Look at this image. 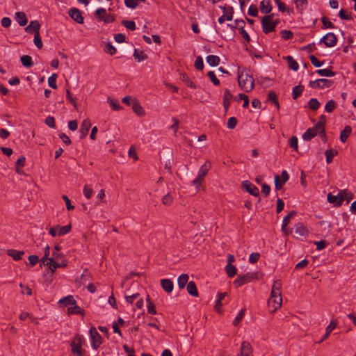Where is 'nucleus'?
Instances as JSON below:
<instances>
[{"mask_svg":"<svg viewBox=\"0 0 356 356\" xmlns=\"http://www.w3.org/2000/svg\"><path fill=\"white\" fill-rule=\"evenodd\" d=\"M268 100L272 102L277 109L280 108V104L277 99V95L275 91L271 90L268 95Z\"/></svg>","mask_w":356,"mask_h":356,"instance_id":"4c0bfd02","label":"nucleus"},{"mask_svg":"<svg viewBox=\"0 0 356 356\" xmlns=\"http://www.w3.org/2000/svg\"><path fill=\"white\" fill-rule=\"evenodd\" d=\"M107 102L114 111H120L122 108L118 100L108 97Z\"/></svg>","mask_w":356,"mask_h":356,"instance_id":"ea45409f","label":"nucleus"},{"mask_svg":"<svg viewBox=\"0 0 356 356\" xmlns=\"http://www.w3.org/2000/svg\"><path fill=\"white\" fill-rule=\"evenodd\" d=\"M40 24L38 21L34 20L31 21L30 24L25 28L26 32L29 33H36L40 31Z\"/></svg>","mask_w":356,"mask_h":356,"instance_id":"a211bd4d","label":"nucleus"},{"mask_svg":"<svg viewBox=\"0 0 356 356\" xmlns=\"http://www.w3.org/2000/svg\"><path fill=\"white\" fill-rule=\"evenodd\" d=\"M45 266H48L51 272H54L57 268H63L67 266L65 260H63L60 263L54 261V258H50L49 261L44 263Z\"/></svg>","mask_w":356,"mask_h":356,"instance_id":"f8f14e48","label":"nucleus"},{"mask_svg":"<svg viewBox=\"0 0 356 356\" xmlns=\"http://www.w3.org/2000/svg\"><path fill=\"white\" fill-rule=\"evenodd\" d=\"M147 300V302L148 303V305H147V312H148V313L151 314H156V311L155 309V306H154V304L151 301L149 296H147V300Z\"/></svg>","mask_w":356,"mask_h":356,"instance_id":"de8ad7c7","label":"nucleus"},{"mask_svg":"<svg viewBox=\"0 0 356 356\" xmlns=\"http://www.w3.org/2000/svg\"><path fill=\"white\" fill-rule=\"evenodd\" d=\"M210 167L211 164L209 163H205L200 167L197 177L193 181V184L195 186L197 189H199L200 187L202 180L207 174Z\"/></svg>","mask_w":356,"mask_h":356,"instance_id":"423d86ee","label":"nucleus"},{"mask_svg":"<svg viewBox=\"0 0 356 356\" xmlns=\"http://www.w3.org/2000/svg\"><path fill=\"white\" fill-rule=\"evenodd\" d=\"M352 132V128L350 126H346L344 129L341 131L340 134V140L342 143H345L347 141L348 138Z\"/></svg>","mask_w":356,"mask_h":356,"instance_id":"393cba45","label":"nucleus"},{"mask_svg":"<svg viewBox=\"0 0 356 356\" xmlns=\"http://www.w3.org/2000/svg\"><path fill=\"white\" fill-rule=\"evenodd\" d=\"M312 129H314L316 134L320 136H324L325 126L322 125L321 123H317L314 125Z\"/></svg>","mask_w":356,"mask_h":356,"instance_id":"a18cd8bd","label":"nucleus"},{"mask_svg":"<svg viewBox=\"0 0 356 356\" xmlns=\"http://www.w3.org/2000/svg\"><path fill=\"white\" fill-rule=\"evenodd\" d=\"M92 188L88 185L86 184L83 187V195L87 199H90L92 195Z\"/></svg>","mask_w":356,"mask_h":356,"instance_id":"052dcab7","label":"nucleus"},{"mask_svg":"<svg viewBox=\"0 0 356 356\" xmlns=\"http://www.w3.org/2000/svg\"><path fill=\"white\" fill-rule=\"evenodd\" d=\"M339 16L341 19L349 20L351 19L350 13H348L343 9H341L339 13Z\"/></svg>","mask_w":356,"mask_h":356,"instance_id":"e2e57ef3","label":"nucleus"},{"mask_svg":"<svg viewBox=\"0 0 356 356\" xmlns=\"http://www.w3.org/2000/svg\"><path fill=\"white\" fill-rule=\"evenodd\" d=\"M187 291L192 296H194V297L198 296L197 289L195 283L193 281H191L188 283Z\"/></svg>","mask_w":356,"mask_h":356,"instance_id":"c756f323","label":"nucleus"},{"mask_svg":"<svg viewBox=\"0 0 356 356\" xmlns=\"http://www.w3.org/2000/svg\"><path fill=\"white\" fill-rule=\"evenodd\" d=\"M225 270L229 277H234L237 273L236 268L232 264H227L225 266Z\"/></svg>","mask_w":356,"mask_h":356,"instance_id":"c9c22d12","label":"nucleus"},{"mask_svg":"<svg viewBox=\"0 0 356 356\" xmlns=\"http://www.w3.org/2000/svg\"><path fill=\"white\" fill-rule=\"evenodd\" d=\"M82 337L76 335L70 343L71 352L75 356H84V350L81 348Z\"/></svg>","mask_w":356,"mask_h":356,"instance_id":"7ed1b4c3","label":"nucleus"},{"mask_svg":"<svg viewBox=\"0 0 356 356\" xmlns=\"http://www.w3.org/2000/svg\"><path fill=\"white\" fill-rule=\"evenodd\" d=\"M104 51L111 56L116 53L115 47H114L110 42L106 43Z\"/></svg>","mask_w":356,"mask_h":356,"instance_id":"3c124183","label":"nucleus"},{"mask_svg":"<svg viewBox=\"0 0 356 356\" xmlns=\"http://www.w3.org/2000/svg\"><path fill=\"white\" fill-rule=\"evenodd\" d=\"M134 57L138 62H141V61H143L144 60H145L147 56L143 51H138V49H136L134 50Z\"/></svg>","mask_w":356,"mask_h":356,"instance_id":"a19ab883","label":"nucleus"},{"mask_svg":"<svg viewBox=\"0 0 356 356\" xmlns=\"http://www.w3.org/2000/svg\"><path fill=\"white\" fill-rule=\"evenodd\" d=\"M21 63L24 67H30L33 66L32 58L30 56L24 55L20 58Z\"/></svg>","mask_w":356,"mask_h":356,"instance_id":"58836bf2","label":"nucleus"},{"mask_svg":"<svg viewBox=\"0 0 356 356\" xmlns=\"http://www.w3.org/2000/svg\"><path fill=\"white\" fill-rule=\"evenodd\" d=\"M244 315H245V309H243L238 312V315L234 318V320L233 321V325L236 326L241 322V321L243 318Z\"/></svg>","mask_w":356,"mask_h":356,"instance_id":"bf43d9fd","label":"nucleus"},{"mask_svg":"<svg viewBox=\"0 0 356 356\" xmlns=\"http://www.w3.org/2000/svg\"><path fill=\"white\" fill-rule=\"evenodd\" d=\"M161 284L164 291L167 293H170L173 290V282L168 279H163L161 280Z\"/></svg>","mask_w":356,"mask_h":356,"instance_id":"4be33fe9","label":"nucleus"},{"mask_svg":"<svg viewBox=\"0 0 356 356\" xmlns=\"http://www.w3.org/2000/svg\"><path fill=\"white\" fill-rule=\"evenodd\" d=\"M282 38L284 40H289L293 38V33L289 30H282L280 32Z\"/></svg>","mask_w":356,"mask_h":356,"instance_id":"774afa93","label":"nucleus"},{"mask_svg":"<svg viewBox=\"0 0 356 356\" xmlns=\"http://www.w3.org/2000/svg\"><path fill=\"white\" fill-rule=\"evenodd\" d=\"M188 278H189L188 275L185 273L181 274V275L179 276L177 282H178V286L181 289H184L186 286V285L188 282Z\"/></svg>","mask_w":356,"mask_h":356,"instance_id":"473e14b6","label":"nucleus"},{"mask_svg":"<svg viewBox=\"0 0 356 356\" xmlns=\"http://www.w3.org/2000/svg\"><path fill=\"white\" fill-rule=\"evenodd\" d=\"M338 153L337 150L333 149H327L325 152V154L326 156V162L327 164H330L332 163L333 160V157L337 155Z\"/></svg>","mask_w":356,"mask_h":356,"instance_id":"f704fd0d","label":"nucleus"},{"mask_svg":"<svg viewBox=\"0 0 356 356\" xmlns=\"http://www.w3.org/2000/svg\"><path fill=\"white\" fill-rule=\"evenodd\" d=\"M281 286H282V283L280 280L275 281L273 283V287H272L270 295H274V296L276 295V296H281V291H280Z\"/></svg>","mask_w":356,"mask_h":356,"instance_id":"7c9ffc66","label":"nucleus"},{"mask_svg":"<svg viewBox=\"0 0 356 356\" xmlns=\"http://www.w3.org/2000/svg\"><path fill=\"white\" fill-rule=\"evenodd\" d=\"M243 187L248 191L250 194L253 196L258 197L259 195V189L254 184H252L249 181H243L242 183Z\"/></svg>","mask_w":356,"mask_h":356,"instance_id":"ddd939ff","label":"nucleus"},{"mask_svg":"<svg viewBox=\"0 0 356 356\" xmlns=\"http://www.w3.org/2000/svg\"><path fill=\"white\" fill-rule=\"evenodd\" d=\"M297 215V212L296 211H291L289 212L284 218H283L282 225V230L284 232H286V226L290 222L291 218H293Z\"/></svg>","mask_w":356,"mask_h":356,"instance_id":"aec40b11","label":"nucleus"},{"mask_svg":"<svg viewBox=\"0 0 356 356\" xmlns=\"http://www.w3.org/2000/svg\"><path fill=\"white\" fill-rule=\"evenodd\" d=\"M71 229V225H67L65 226L56 225L55 227H51L49 230V233L53 237L56 236H63L69 233Z\"/></svg>","mask_w":356,"mask_h":356,"instance_id":"6e6552de","label":"nucleus"},{"mask_svg":"<svg viewBox=\"0 0 356 356\" xmlns=\"http://www.w3.org/2000/svg\"><path fill=\"white\" fill-rule=\"evenodd\" d=\"M308 104H309V108L313 110V111L317 110L319 108V106H320V103L318 101V99H316V98H312L309 101Z\"/></svg>","mask_w":356,"mask_h":356,"instance_id":"8fccbe9b","label":"nucleus"},{"mask_svg":"<svg viewBox=\"0 0 356 356\" xmlns=\"http://www.w3.org/2000/svg\"><path fill=\"white\" fill-rule=\"evenodd\" d=\"M56 79H57L56 74H52L51 76H49L48 79V84H49V87H51L53 89L57 88Z\"/></svg>","mask_w":356,"mask_h":356,"instance_id":"09e8293b","label":"nucleus"},{"mask_svg":"<svg viewBox=\"0 0 356 356\" xmlns=\"http://www.w3.org/2000/svg\"><path fill=\"white\" fill-rule=\"evenodd\" d=\"M259 8L262 13L266 15H270L273 7L269 0H263L260 2Z\"/></svg>","mask_w":356,"mask_h":356,"instance_id":"f3484780","label":"nucleus"},{"mask_svg":"<svg viewBox=\"0 0 356 356\" xmlns=\"http://www.w3.org/2000/svg\"><path fill=\"white\" fill-rule=\"evenodd\" d=\"M323 42L327 47H332L337 43V38L333 33H328L321 40L320 43Z\"/></svg>","mask_w":356,"mask_h":356,"instance_id":"9d476101","label":"nucleus"},{"mask_svg":"<svg viewBox=\"0 0 356 356\" xmlns=\"http://www.w3.org/2000/svg\"><path fill=\"white\" fill-rule=\"evenodd\" d=\"M282 299L281 296L276 295H270L268 300V305L270 307H273V310L275 311L281 307Z\"/></svg>","mask_w":356,"mask_h":356,"instance_id":"4468645a","label":"nucleus"},{"mask_svg":"<svg viewBox=\"0 0 356 356\" xmlns=\"http://www.w3.org/2000/svg\"><path fill=\"white\" fill-rule=\"evenodd\" d=\"M195 68L199 70H202L204 68L203 58L202 56H198L195 61L194 64Z\"/></svg>","mask_w":356,"mask_h":356,"instance_id":"5fc2aeb1","label":"nucleus"},{"mask_svg":"<svg viewBox=\"0 0 356 356\" xmlns=\"http://www.w3.org/2000/svg\"><path fill=\"white\" fill-rule=\"evenodd\" d=\"M274 16L275 14L272 13L261 17V22L262 31L264 33L268 34L275 30L273 24V18H274Z\"/></svg>","mask_w":356,"mask_h":356,"instance_id":"39448f33","label":"nucleus"},{"mask_svg":"<svg viewBox=\"0 0 356 356\" xmlns=\"http://www.w3.org/2000/svg\"><path fill=\"white\" fill-rule=\"evenodd\" d=\"M68 14L70 17L73 19L78 24H83L84 18L81 15V11L76 8H72L69 10Z\"/></svg>","mask_w":356,"mask_h":356,"instance_id":"9b49d317","label":"nucleus"},{"mask_svg":"<svg viewBox=\"0 0 356 356\" xmlns=\"http://www.w3.org/2000/svg\"><path fill=\"white\" fill-rule=\"evenodd\" d=\"M33 42L38 49H41L42 47V42L39 32L35 33Z\"/></svg>","mask_w":356,"mask_h":356,"instance_id":"6e6d98bb","label":"nucleus"},{"mask_svg":"<svg viewBox=\"0 0 356 356\" xmlns=\"http://www.w3.org/2000/svg\"><path fill=\"white\" fill-rule=\"evenodd\" d=\"M122 24L127 29L134 31L136 29V24L131 20H123Z\"/></svg>","mask_w":356,"mask_h":356,"instance_id":"603ef678","label":"nucleus"},{"mask_svg":"<svg viewBox=\"0 0 356 356\" xmlns=\"http://www.w3.org/2000/svg\"><path fill=\"white\" fill-rule=\"evenodd\" d=\"M237 124V120L235 117H231L227 120V127L230 129H233Z\"/></svg>","mask_w":356,"mask_h":356,"instance_id":"338daca9","label":"nucleus"},{"mask_svg":"<svg viewBox=\"0 0 356 356\" xmlns=\"http://www.w3.org/2000/svg\"><path fill=\"white\" fill-rule=\"evenodd\" d=\"M234 25H232V24H227V26L230 28L232 29V31L234 33V30L236 29H239V33L240 34L242 35L243 38L247 42H250V35H248V33H247V31L244 29V26H245V22L244 20L243 19H235L234 20Z\"/></svg>","mask_w":356,"mask_h":356,"instance_id":"f03ea898","label":"nucleus"},{"mask_svg":"<svg viewBox=\"0 0 356 356\" xmlns=\"http://www.w3.org/2000/svg\"><path fill=\"white\" fill-rule=\"evenodd\" d=\"M133 111L138 115L142 116L145 114V111L140 106L139 102L136 99H134L132 104Z\"/></svg>","mask_w":356,"mask_h":356,"instance_id":"412c9836","label":"nucleus"},{"mask_svg":"<svg viewBox=\"0 0 356 356\" xmlns=\"http://www.w3.org/2000/svg\"><path fill=\"white\" fill-rule=\"evenodd\" d=\"M89 332L91 339V346L93 349L97 350L100 345L102 343L101 335L94 327L90 329Z\"/></svg>","mask_w":356,"mask_h":356,"instance_id":"1a4fd4ad","label":"nucleus"},{"mask_svg":"<svg viewBox=\"0 0 356 356\" xmlns=\"http://www.w3.org/2000/svg\"><path fill=\"white\" fill-rule=\"evenodd\" d=\"M293 1L296 9L301 13L307 6V0H293Z\"/></svg>","mask_w":356,"mask_h":356,"instance_id":"72a5a7b5","label":"nucleus"},{"mask_svg":"<svg viewBox=\"0 0 356 356\" xmlns=\"http://www.w3.org/2000/svg\"><path fill=\"white\" fill-rule=\"evenodd\" d=\"M90 127H91V123H90V121L89 119H85L82 122V123L81 124V127H80V133H81V138L87 136Z\"/></svg>","mask_w":356,"mask_h":356,"instance_id":"dca6fc26","label":"nucleus"},{"mask_svg":"<svg viewBox=\"0 0 356 356\" xmlns=\"http://www.w3.org/2000/svg\"><path fill=\"white\" fill-rule=\"evenodd\" d=\"M295 233L298 234L299 236H303L307 234V230L302 224L298 223L296 225Z\"/></svg>","mask_w":356,"mask_h":356,"instance_id":"79ce46f5","label":"nucleus"},{"mask_svg":"<svg viewBox=\"0 0 356 356\" xmlns=\"http://www.w3.org/2000/svg\"><path fill=\"white\" fill-rule=\"evenodd\" d=\"M309 60H311L312 65L316 67H319L323 65L324 63V61L321 62L319 61L317 58L314 55H310L309 56Z\"/></svg>","mask_w":356,"mask_h":356,"instance_id":"13d9d810","label":"nucleus"},{"mask_svg":"<svg viewBox=\"0 0 356 356\" xmlns=\"http://www.w3.org/2000/svg\"><path fill=\"white\" fill-rule=\"evenodd\" d=\"M232 95L228 89L225 90L223 95V105L225 111H227L230 106V99L232 98Z\"/></svg>","mask_w":356,"mask_h":356,"instance_id":"b1692460","label":"nucleus"},{"mask_svg":"<svg viewBox=\"0 0 356 356\" xmlns=\"http://www.w3.org/2000/svg\"><path fill=\"white\" fill-rule=\"evenodd\" d=\"M315 72L320 76L327 77H332L335 75V72L329 68L317 70Z\"/></svg>","mask_w":356,"mask_h":356,"instance_id":"2f4dec72","label":"nucleus"},{"mask_svg":"<svg viewBox=\"0 0 356 356\" xmlns=\"http://www.w3.org/2000/svg\"><path fill=\"white\" fill-rule=\"evenodd\" d=\"M336 107V103L334 100H330L325 106V110L327 113H331Z\"/></svg>","mask_w":356,"mask_h":356,"instance_id":"864d4df0","label":"nucleus"},{"mask_svg":"<svg viewBox=\"0 0 356 356\" xmlns=\"http://www.w3.org/2000/svg\"><path fill=\"white\" fill-rule=\"evenodd\" d=\"M15 20L17 22L19 26H25L27 22V18L24 12H17L15 13Z\"/></svg>","mask_w":356,"mask_h":356,"instance_id":"5701e85b","label":"nucleus"},{"mask_svg":"<svg viewBox=\"0 0 356 356\" xmlns=\"http://www.w3.org/2000/svg\"><path fill=\"white\" fill-rule=\"evenodd\" d=\"M316 135L317 134L315 132V130L309 128L303 134L302 138L306 141H309L314 138Z\"/></svg>","mask_w":356,"mask_h":356,"instance_id":"e433bc0d","label":"nucleus"},{"mask_svg":"<svg viewBox=\"0 0 356 356\" xmlns=\"http://www.w3.org/2000/svg\"><path fill=\"white\" fill-rule=\"evenodd\" d=\"M284 59L287 61L289 67L290 69H291L293 71H297L298 70L299 65L291 56H286L284 57Z\"/></svg>","mask_w":356,"mask_h":356,"instance_id":"a878e982","label":"nucleus"},{"mask_svg":"<svg viewBox=\"0 0 356 356\" xmlns=\"http://www.w3.org/2000/svg\"><path fill=\"white\" fill-rule=\"evenodd\" d=\"M172 200L173 198L171 194L168 193L163 197L162 202L163 204L168 206L171 204V203L172 202Z\"/></svg>","mask_w":356,"mask_h":356,"instance_id":"0e129e2a","label":"nucleus"},{"mask_svg":"<svg viewBox=\"0 0 356 356\" xmlns=\"http://www.w3.org/2000/svg\"><path fill=\"white\" fill-rule=\"evenodd\" d=\"M24 254V251H19L13 249L7 250V254L11 257L14 260L18 261L21 259L22 256Z\"/></svg>","mask_w":356,"mask_h":356,"instance_id":"bb28decb","label":"nucleus"},{"mask_svg":"<svg viewBox=\"0 0 356 356\" xmlns=\"http://www.w3.org/2000/svg\"><path fill=\"white\" fill-rule=\"evenodd\" d=\"M333 81L327 79H318L315 81H310L309 86L312 88H327L333 85Z\"/></svg>","mask_w":356,"mask_h":356,"instance_id":"0eeeda50","label":"nucleus"},{"mask_svg":"<svg viewBox=\"0 0 356 356\" xmlns=\"http://www.w3.org/2000/svg\"><path fill=\"white\" fill-rule=\"evenodd\" d=\"M207 63L211 67L217 66L220 63V58L216 55H209L206 58Z\"/></svg>","mask_w":356,"mask_h":356,"instance_id":"cd10ccee","label":"nucleus"},{"mask_svg":"<svg viewBox=\"0 0 356 356\" xmlns=\"http://www.w3.org/2000/svg\"><path fill=\"white\" fill-rule=\"evenodd\" d=\"M106 10L104 8H98L95 10V16L100 19H104L103 17L106 16Z\"/></svg>","mask_w":356,"mask_h":356,"instance_id":"680f3d73","label":"nucleus"},{"mask_svg":"<svg viewBox=\"0 0 356 356\" xmlns=\"http://www.w3.org/2000/svg\"><path fill=\"white\" fill-rule=\"evenodd\" d=\"M182 80L186 84L187 86L193 89L196 88V85L190 79V78L186 74H183Z\"/></svg>","mask_w":356,"mask_h":356,"instance_id":"4d7b16f0","label":"nucleus"},{"mask_svg":"<svg viewBox=\"0 0 356 356\" xmlns=\"http://www.w3.org/2000/svg\"><path fill=\"white\" fill-rule=\"evenodd\" d=\"M237 356H252V348L248 342L243 341L241 343L240 353Z\"/></svg>","mask_w":356,"mask_h":356,"instance_id":"2eb2a0df","label":"nucleus"},{"mask_svg":"<svg viewBox=\"0 0 356 356\" xmlns=\"http://www.w3.org/2000/svg\"><path fill=\"white\" fill-rule=\"evenodd\" d=\"M257 279L258 277L257 273H248L244 275H239L238 277L234 281V285L238 288L246 283L250 282L251 281Z\"/></svg>","mask_w":356,"mask_h":356,"instance_id":"20e7f679","label":"nucleus"},{"mask_svg":"<svg viewBox=\"0 0 356 356\" xmlns=\"http://www.w3.org/2000/svg\"><path fill=\"white\" fill-rule=\"evenodd\" d=\"M321 22H322V24H323V26H322V29H334V25L333 24V23H332L330 21H329V19H327V17H323L321 18Z\"/></svg>","mask_w":356,"mask_h":356,"instance_id":"49530a36","label":"nucleus"},{"mask_svg":"<svg viewBox=\"0 0 356 356\" xmlns=\"http://www.w3.org/2000/svg\"><path fill=\"white\" fill-rule=\"evenodd\" d=\"M238 82L241 88L246 92H250L254 88L253 77L244 70L238 72Z\"/></svg>","mask_w":356,"mask_h":356,"instance_id":"f257e3e1","label":"nucleus"},{"mask_svg":"<svg viewBox=\"0 0 356 356\" xmlns=\"http://www.w3.org/2000/svg\"><path fill=\"white\" fill-rule=\"evenodd\" d=\"M60 304H63L64 306H72L76 303L75 299L72 296H67L62 299H60L58 302Z\"/></svg>","mask_w":356,"mask_h":356,"instance_id":"c85d7f7f","label":"nucleus"},{"mask_svg":"<svg viewBox=\"0 0 356 356\" xmlns=\"http://www.w3.org/2000/svg\"><path fill=\"white\" fill-rule=\"evenodd\" d=\"M304 87L299 85L293 88L292 97L293 99H296L302 92Z\"/></svg>","mask_w":356,"mask_h":356,"instance_id":"c03bdc74","label":"nucleus"},{"mask_svg":"<svg viewBox=\"0 0 356 356\" xmlns=\"http://www.w3.org/2000/svg\"><path fill=\"white\" fill-rule=\"evenodd\" d=\"M67 311L70 314H81L83 312V310L80 307L76 305V303L71 307H69Z\"/></svg>","mask_w":356,"mask_h":356,"instance_id":"37998d69","label":"nucleus"},{"mask_svg":"<svg viewBox=\"0 0 356 356\" xmlns=\"http://www.w3.org/2000/svg\"><path fill=\"white\" fill-rule=\"evenodd\" d=\"M337 321L332 320L330 322V323L327 326V327L325 329V333L324 334V335L320 340L319 343L325 341V339H327L328 338V337L330 334V333L332 332V331L337 327Z\"/></svg>","mask_w":356,"mask_h":356,"instance_id":"6ab92c4d","label":"nucleus"},{"mask_svg":"<svg viewBox=\"0 0 356 356\" xmlns=\"http://www.w3.org/2000/svg\"><path fill=\"white\" fill-rule=\"evenodd\" d=\"M125 6L131 9H135L138 6L136 0H124Z\"/></svg>","mask_w":356,"mask_h":356,"instance_id":"69168bd1","label":"nucleus"}]
</instances>
